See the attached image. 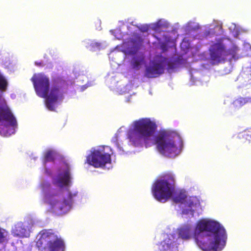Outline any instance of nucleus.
Returning <instances> with one entry per match:
<instances>
[{
  "label": "nucleus",
  "mask_w": 251,
  "mask_h": 251,
  "mask_svg": "<svg viewBox=\"0 0 251 251\" xmlns=\"http://www.w3.org/2000/svg\"><path fill=\"white\" fill-rule=\"evenodd\" d=\"M156 128V124L150 119L142 118L134 122L133 128L128 133V138L135 147L144 145L148 148L156 145L161 154L170 157L176 156L179 150L173 139L174 133L160 130L154 136Z\"/></svg>",
  "instance_id": "nucleus-1"
},
{
  "label": "nucleus",
  "mask_w": 251,
  "mask_h": 251,
  "mask_svg": "<svg viewBox=\"0 0 251 251\" xmlns=\"http://www.w3.org/2000/svg\"><path fill=\"white\" fill-rule=\"evenodd\" d=\"M193 238L203 251H221L226 246L227 235L219 223L201 220L197 224Z\"/></svg>",
  "instance_id": "nucleus-2"
},
{
  "label": "nucleus",
  "mask_w": 251,
  "mask_h": 251,
  "mask_svg": "<svg viewBox=\"0 0 251 251\" xmlns=\"http://www.w3.org/2000/svg\"><path fill=\"white\" fill-rule=\"evenodd\" d=\"M32 81L37 94L45 99V104L50 111L55 110V104L63 99L64 91L62 84L65 81L56 80L50 89V80L45 75L39 74L34 75Z\"/></svg>",
  "instance_id": "nucleus-3"
},
{
  "label": "nucleus",
  "mask_w": 251,
  "mask_h": 251,
  "mask_svg": "<svg viewBox=\"0 0 251 251\" xmlns=\"http://www.w3.org/2000/svg\"><path fill=\"white\" fill-rule=\"evenodd\" d=\"M175 178L172 174H167L163 178L157 180L154 183L152 192L156 200L165 202L173 195L175 189Z\"/></svg>",
  "instance_id": "nucleus-4"
},
{
  "label": "nucleus",
  "mask_w": 251,
  "mask_h": 251,
  "mask_svg": "<svg viewBox=\"0 0 251 251\" xmlns=\"http://www.w3.org/2000/svg\"><path fill=\"white\" fill-rule=\"evenodd\" d=\"M17 127L16 118L4 100L0 99V135L8 137Z\"/></svg>",
  "instance_id": "nucleus-5"
},
{
  "label": "nucleus",
  "mask_w": 251,
  "mask_h": 251,
  "mask_svg": "<svg viewBox=\"0 0 251 251\" xmlns=\"http://www.w3.org/2000/svg\"><path fill=\"white\" fill-rule=\"evenodd\" d=\"M178 65V60H169L167 58L160 55L146 67L145 76L148 78H155L164 74L166 66H167V71L170 73L177 68Z\"/></svg>",
  "instance_id": "nucleus-6"
},
{
  "label": "nucleus",
  "mask_w": 251,
  "mask_h": 251,
  "mask_svg": "<svg viewBox=\"0 0 251 251\" xmlns=\"http://www.w3.org/2000/svg\"><path fill=\"white\" fill-rule=\"evenodd\" d=\"M36 246L39 250L47 251H64L65 245L61 239L50 230H43L41 236L36 242Z\"/></svg>",
  "instance_id": "nucleus-7"
},
{
  "label": "nucleus",
  "mask_w": 251,
  "mask_h": 251,
  "mask_svg": "<svg viewBox=\"0 0 251 251\" xmlns=\"http://www.w3.org/2000/svg\"><path fill=\"white\" fill-rule=\"evenodd\" d=\"M73 195L69 194L64 198L61 194H49L45 197V200L50 206L51 210L57 214L66 213L70 208L72 203Z\"/></svg>",
  "instance_id": "nucleus-8"
},
{
  "label": "nucleus",
  "mask_w": 251,
  "mask_h": 251,
  "mask_svg": "<svg viewBox=\"0 0 251 251\" xmlns=\"http://www.w3.org/2000/svg\"><path fill=\"white\" fill-rule=\"evenodd\" d=\"M111 155L104 149L94 150L87 156L86 163L95 168H103L106 164H110Z\"/></svg>",
  "instance_id": "nucleus-9"
},
{
  "label": "nucleus",
  "mask_w": 251,
  "mask_h": 251,
  "mask_svg": "<svg viewBox=\"0 0 251 251\" xmlns=\"http://www.w3.org/2000/svg\"><path fill=\"white\" fill-rule=\"evenodd\" d=\"M209 51V59L212 65H217L226 61V46L222 41L212 44Z\"/></svg>",
  "instance_id": "nucleus-10"
},
{
  "label": "nucleus",
  "mask_w": 251,
  "mask_h": 251,
  "mask_svg": "<svg viewBox=\"0 0 251 251\" xmlns=\"http://www.w3.org/2000/svg\"><path fill=\"white\" fill-rule=\"evenodd\" d=\"M71 182L70 170L67 167L63 173L58 174L57 178L53 180L52 183L60 188L69 185Z\"/></svg>",
  "instance_id": "nucleus-11"
},
{
  "label": "nucleus",
  "mask_w": 251,
  "mask_h": 251,
  "mask_svg": "<svg viewBox=\"0 0 251 251\" xmlns=\"http://www.w3.org/2000/svg\"><path fill=\"white\" fill-rule=\"evenodd\" d=\"M179 238L183 240H189L192 237V230L190 226H184L178 229Z\"/></svg>",
  "instance_id": "nucleus-12"
},
{
  "label": "nucleus",
  "mask_w": 251,
  "mask_h": 251,
  "mask_svg": "<svg viewBox=\"0 0 251 251\" xmlns=\"http://www.w3.org/2000/svg\"><path fill=\"white\" fill-rule=\"evenodd\" d=\"M26 231V229L23 226V225L18 223L12 229V233L14 237H23L25 236Z\"/></svg>",
  "instance_id": "nucleus-13"
},
{
  "label": "nucleus",
  "mask_w": 251,
  "mask_h": 251,
  "mask_svg": "<svg viewBox=\"0 0 251 251\" xmlns=\"http://www.w3.org/2000/svg\"><path fill=\"white\" fill-rule=\"evenodd\" d=\"M173 246L172 240L167 238L160 242L159 249L160 251H171Z\"/></svg>",
  "instance_id": "nucleus-14"
},
{
  "label": "nucleus",
  "mask_w": 251,
  "mask_h": 251,
  "mask_svg": "<svg viewBox=\"0 0 251 251\" xmlns=\"http://www.w3.org/2000/svg\"><path fill=\"white\" fill-rule=\"evenodd\" d=\"M169 24L167 22L160 20L153 25L152 29L155 31L156 33H158L164 31L163 29L167 28Z\"/></svg>",
  "instance_id": "nucleus-15"
},
{
  "label": "nucleus",
  "mask_w": 251,
  "mask_h": 251,
  "mask_svg": "<svg viewBox=\"0 0 251 251\" xmlns=\"http://www.w3.org/2000/svg\"><path fill=\"white\" fill-rule=\"evenodd\" d=\"M59 156V154L52 150L47 151L44 155V162H54L55 159Z\"/></svg>",
  "instance_id": "nucleus-16"
},
{
  "label": "nucleus",
  "mask_w": 251,
  "mask_h": 251,
  "mask_svg": "<svg viewBox=\"0 0 251 251\" xmlns=\"http://www.w3.org/2000/svg\"><path fill=\"white\" fill-rule=\"evenodd\" d=\"M185 207H188V209H183L182 211L183 213L188 214L191 212V214H193L194 210L192 209V208L195 207L196 203H195L190 198L187 197L185 203H183Z\"/></svg>",
  "instance_id": "nucleus-17"
},
{
  "label": "nucleus",
  "mask_w": 251,
  "mask_h": 251,
  "mask_svg": "<svg viewBox=\"0 0 251 251\" xmlns=\"http://www.w3.org/2000/svg\"><path fill=\"white\" fill-rule=\"evenodd\" d=\"M187 196L182 192H179L175 194L173 200L176 203H180L183 204L186 201Z\"/></svg>",
  "instance_id": "nucleus-18"
},
{
  "label": "nucleus",
  "mask_w": 251,
  "mask_h": 251,
  "mask_svg": "<svg viewBox=\"0 0 251 251\" xmlns=\"http://www.w3.org/2000/svg\"><path fill=\"white\" fill-rule=\"evenodd\" d=\"M238 50V48L234 45L227 50L226 48L225 57L226 58V56L230 55L232 59H235Z\"/></svg>",
  "instance_id": "nucleus-19"
},
{
  "label": "nucleus",
  "mask_w": 251,
  "mask_h": 251,
  "mask_svg": "<svg viewBox=\"0 0 251 251\" xmlns=\"http://www.w3.org/2000/svg\"><path fill=\"white\" fill-rule=\"evenodd\" d=\"M143 40L141 36L137 35L135 36L134 38L132 39L131 42L133 44L134 47L136 49H138L142 45Z\"/></svg>",
  "instance_id": "nucleus-20"
},
{
  "label": "nucleus",
  "mask_w": 251,
  "mask_h": 251,
  "mask_svg": "<svg viewBox=\"0 0 251 251\" xmlns=\"http://www.w3.org/2000/svg\"><path fill=\"white\" fill-rule=\"evenodd\" d=\"M8 86V82L5 77L0 72V90L6 91Z\"/></svg>",
  "instance_id": "nucleus-21"
},
{
  "label": "nucleus",
  "mask_w": 251,
  "mask_h": 251,
  "mask_svg": "<svg viewBox=\"0 0 251 251\" xmlns=\"http://www.w3.org/2000/svg\"><path fill=\"white\" fill-rule=\"evenodd\" d=\"M143 62V58L134 57L132 60V68L136 70L139 69Z\"/></svg>",
  "instance_id": "nucleus-22"
},
{
  "label": "nucleus",
  "mask_w": 251,
  "mask_h": 251,
  "mask_svg": "<svg viewBox=\"0 0 251 251\" xmlns=\"http://www.w3.org/2000/svg\"><path fill=\"white\" fill-rule=\"evenodd\" d=\"M8 242V239L6 236L4 234V233L0 229V244Z\"/></svg>",
  "instance_id": "nucleus-23"
},
{
  "label": "nucleus",
  "mask_w": 251,
  "mask_h": 251,
  "mask_svg": "<svg viewBox=\"0 0 251 251\" xmlns=\"http://www.w3.org/2000/svg\"><path fill=\"white\" fill-rule=\"evenodd\" d=\"M35 64L37 66H39V67H42L44 66V64H43V62H42L35 61Z\"/></svg>",
  "instance_id": "nucleus-24"
},
{
  "label": "nucleus",
  "mask_w": 251,
  "mask_h": 251,
  "mask_svg": "<svg viewBox=\"0 0 251 251\" xmlns=\"http://www.w3.org/2000/svg\"><path fill=\"white\" fill-rule=\"evenodd\" d=\"M46 185H47V186H48V187H50V183L45 184H44V187H45Z\"/></svg>",
  "instance_id": "nucleus-25"
},
{
  "label": "nucleus",
  "mask_w": 251,
  "mask_h": 251,
  "mask_svg": "<svg viewBox=\"0 0 251 251\" xmlns=\"http://www.w3.org/2000/svg\"><path fill=\"white\" fill-rule=\"evenodd\" d=\"M153 37H154L156 39H157L158 40H160V39L158 38H157V37L155 35L153 34Z\"/></svg>",
  "instance_id": "nucleus-26"
},
{
  "label": "nucleus",
  "mask_w": 251,
  "mask_h": 251,
  "mask_svg": "<svg viewBox=\"0 0 251 251\" xmlns=\"http://www.w3.org/2000/svg\"><path fill=\"white\" fill-rule=\"evenodd\" d=\"M147 30H148L147 28L145 29V30H141V31H143V32L147 31Z\"/></svg>",
  "instance_id": "nucleus-27"
},
{
  "label": "nucleus",
  "mask_w": 251,
  "mask_h": 251,
  "mask_svg": "<svg viewBox=\"0 0 251 251\" xmlns=\"http://www.w3.org/2000/svg\"><path fill=\"white\" fill-rule=\"evenodd\" d=\"M162 48L163 50H164L163 45H162Z\"/></svg>",
  "instance_id": "nucleus-28"
}]
</instances>
